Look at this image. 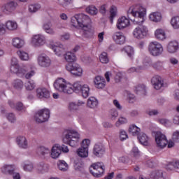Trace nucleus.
Instances as JSON below:
<instances>
[{
  "instance_id": "obj_1",
  "label": "nucleus",
  "mask_w": 179,
  "mask_h": 179,
  "mask_svg": "<svg viewBox=\"0 0 179 179\" xmlns=\"http://www.w3.org/2000/svg\"><path fill=\"white\" fill-rule=\"evenodd\" d=\"M128 15H132L135 19L133 20L134 24H138V27L133 31V36L135 38L141 40L144 38L148 34V28L142 25L145 21L143 18L146 14V9L141 5L131 6L128 11Z\"/></svg>"
},
{
  "instance_id": "obj_2",
  "label": "nucleus",
  "mask_w": 179,
  "mask_h": 179,
  "mask_svg": "<svg viewBox=\"0 0 179 179\" xmlns=\"http://www.w3.org/2000/svg\"><path fill=\"white\" fill-rule=\"evenodd\" d=\"M83 86L80 82H76L72 85L62 78H57L54 83L55 89L60 93H64V94H72L73 92L79 93L82 90Z\"/></svg>"
},
{
  "instance_id": "obj_3",
  "label": "nucleus",
  "mask_w": 179,
  "mask_h": 179,
  "mask_svg": "<svg viewBox=\"0 0 179 179\" xmlns=\"http://www.w3.org/2000/svg\"><path fill=\"white\" fill-rule=\"evenodd\" d=\"M79 138V134L73 129H66L63 132L64 143L69 145L71 148H76V146H78Z\"/></svg>"
},
{
  "instance_id": "obj_4",
  "label": "nucleus",
  "mask_w": 179,
  "mask_h": 179,
  "mask_svg": "<svg viewBox=\"0 0 179 179\" xmlns=\"http://www.w3.org/2000/svg\"><path fill=\"white\" fill-rule=\"evenodd\" d=\"M106 170V166L101 162H97L91 165L90 169V171L94 177H96L97 178H100L104 174V171Z\"/></svg>"
},
{
  "instance_id": "obj_5",
  "label": "nucleus",
  "mask_w": 179,
  "mask_h": 179,
  "mask_svg": "<svg viewBox=\"0 0 179 179\" xmlns=\"http://www.w3.org/2000/svg\"><path fill=\"white\" fill-rule=\"evenodd\" d=\"M148 51L153 57H159L163 54V46L158 42H151L148 46Z\"/></svg>"
},
{
  "instance_id": "obj_6",
  "label": "nucleus",
  "mask_w": 179,
  "mask_h": 179,
  "mask_svg": "<svg viewBox=\"0 0 179 179\" xmlns=\"http://www.w3.org/2000/svg\"><path fill=\"white\" fill-rule=\"evenodd\" d=\"M48 118H50V110L47 108L38 110L34 115V120L39 124L48 121Z\"/></svg>"
},
{
  "instance_id": "obj_7",
  "label": "nucleus",
  "mask_w": 179,
  "mask_h": 179,
  "mask_svg": "<svg viewBox=\"0 0 179 179\" xmlns=\"http://www.w3.org/2000/svg\"><path fill=\"white\" fill-rule=\"evenodd\" d=\"M89 145H90V140L85 139L82 141L81 148L77 150V154L80 157H87L89 156Z\"/></svg>"
},
{
  "instance_id": "obj_8",
  "label": "nucleus",
  "mask_w": 179,
  "mask_h": 179,
  "mask_svg": "<svg viewBox=\"0 0 179 179\" xmlns=\"http://www.w3.org/2000/svg\"><path fill=\"white\" fill-rule=\"evenodd\" d=\"M155 142L157 143V146L160 148V149L166 148V146H167V143H169L166 136L160 131H157L155 134Z\"/></svg>"
},
{
  "instance_id": "obj_9",
  "label": "nucleus",
  "mask_w": 179,
  "mask_h": 179,
  "mask_svg": "<svg viewBox=\"0 0 179 179\" xmlns=\"http://www.w3.org/2000/svg\"><path fill=\"white\" fill-rule=\"evenodd\" d=\"M17 6V2L15 1H8L4 4L3 12L6 13V15H10L16 10Z\"/></svg>"
},
{
  "instance_id": "obj_10",
  "label": "nucleus",
  "mask_w": 179,
  "mask_h": 179,
  "mask_svg": "<svg viewBox=\"0 0 179 179\" xmlns=\"http://www.w3.org/2000/svg\"><path fill=\"white\" fill-rule=\"evenodd\" d=\"M90 23H92V20H90V17H88V15L83 13L78 14L79 27H80L81 29H87V27L91 26Z\"/></svg>"
},
{
  "instance_id": "obj_11",
  "label": "nucleus",
  "mask_w": 179,
  "mask_h": 179,
  "mask_svg": "<svg viewBox=\"0 0 179 179\" xmlns=\"http://www.w3.org/2000/svg\"><path fill=\"white\" fill-rule=\"evenodd\" d=\"M66 69L72 73V75H75V76H80L83 72L82 67L79 64H69L66 66Z\"/></svg>"
},
{
  "instance_id": "obj_12",
  "label": "nucleus",
  "mask_w": 179,
  "mask_h": 179,
  "mask_svg": "<svg viewBox=\"0 0 179 179\" xmlns=\"http://www.w3.org/2000/svg\"><path fill=\"white\" fill-rule=\"evenodd\" d=\"M38 64L42 68H49L51 66V59L45 55H40L38 57Z\"/></svg>"
},
{
  "instance_id": "obj_13",
  "label": "nucleus",
  "mask_w": 179,
  "mask_h": 179,
  "mask_svg": "<svg viewBox=\"0 0 179 179\" xmlns=\"http://www.w3.org/2000/svg\"><path fill=\"white\" fill-rule=\"evenodd\" d=\"M31 43L34 47H42L45 44V36L42 34L34 35L31 38Z\"/></svg>"
},
{
  "instance_id": "obj_14",
  "label": "nucleus",
  "mask_w": 179,
  "mask_h": 179,
  "mask_svg": "<svg viewBox=\"0 0 179 179\" xmlns=\"http://www.w3.org/2000/svg\"><path fill=\"white\" fill-rule=\"evenodd\" d=\"M129 20L127 17L123 16L117 20L116 27L118 30H122L129 26Z\"/></svg>"
},
{
  "instance_id": "obj_15",
  "label": "nucleus",
  "mask_w": 179,
  "mask_h": 179,
  "mask_svg": "<svg viewBox=\"0 0 179 179\" xmlns=\"http://www.w3.org/2000/svg\"><path fill=\"white\" fill-rule=\"evenodd\" d=\"M106 153V148L103 145V144H95L93 148V155L96 156V157H101L103 155Z\"/></svg>"
},
{
  "instance_id": "obj_16",
  "label": "nucleus",
  "mask_w": 179,
  "mask_h": 179,
  "mask_svg": "<svg viewBox=\"0 0 179 179\" xmlns=\"http://www.w3.org/2000/svg\"><path fill=\"white\" fill-rule=\"evenodd\" d=\"M36 97L38 99H50V91L45 87H39L36 89Z\"/></svg>"
},
{
  "instance_id": "obj_17",
  "label": "nucleus",
  "mask_w": 179,
  "mask_h": 179,
  "mask_svg": "<svg viewBox=\"0 0 179 179\" xmlns=\"http://www.w3.org/2000/svg\"><path fill=\"white\" fill-rule=\"evenodd\" d=\"M151 83L156 90H160L163 87V80L159 76H154L151 80Z\"/></svg>"
},
{
  "instance_id": "obj_18",
  "label": "nucleus",
  "mask_w": 179,
  "mask_h": 179,
  "mask_svg": "<svg viewBox=\"0 0 179 179\" xmlns=\"http://www.w3.org/2000/svg\"><path fill=\"white\" fill-rule=\"evenodd\" d=\"M17 145L21 149H27L29 148V143L27 138L23 136H19L16 138Z\"/></svg>"
},
{
  "instance_id": "obj_19",
  "label": "nucleus",
  "mask_w": 179,
  "mask_h": 179,
  "mask_svg": "<svg viewBox=\"0 0 179 179\" xmlns=\"http://www.w3.org/2000/svg\"><path fill=\"white\" fill-rule=\"evenodd\" d=\"M113 41L116 44L122 45L125 43V36L122 32H116L113 35Z\"/></svg>"
},
{
  "instance_id": "obj_20",
  "label": "nucleus",
  "mask_w": 179,
  "mask_h": 179,
  "mask_svg": "<svg viewBox=\"0 0 179 179\" xmlns=\"http://www.w3.org/2000/svg\"><path fill=\"white\" fill-rule=\"evenodd\" d=\"M42 29L47 33V34H50V36H54V34H55V29L52 28V23L51 21L43 23Z\"/></svg>"
},
{
  "instance_id": "obj_21",
  "label": "nucleus",
  "mask_w": 179,
  "mask_h": 179,
  "mask_svg": "<svg viewBox=\"0 0 179 179\" xmlns=\"http://www.w3.org/2000/svg\"><path fill=\"white\" fill-rule=\"evenodd\" d=\"M94 83L96 89H104L106 87V79L100 76L95 77Z\"/></svg>"
},
{
  "instance_id": "obj_22",
  "label": "nucleus",
  "mask_w": 179,
  "mask_h": 179,
  "mask_svg": "<svg viewBox=\"0 0 179 179\" xmlns=\"http://www.w3.org/2000/svg\"><path fill=\"white\" fill-rule=\"evenodd\" d=\"M61 153H62L61 151V145L56 144L51 150L50 156L52 159H58L61 155Z\"/></svg>"
},
{
  "instance_id": "obj_23",
  "label": "nucleus",
  "mask_w": 179,
  "mask_h": 179,
  "mask_svg": "<svg viewBox=\"0 0 179 179\" xmlns=\"http://www.w3.org/2000/svg\"><path fill=\"white\" fill-rule=\"evenodd\" d=\"M52 49L58 57H61V55H63L64 52H65V48L64 47V45L61 43H57L56 45H52Z\"/></svg>"
},
{
  "instance_id": "obj_24",
  "label": "nucleus",
  "mask_w": 179,
  "mask_h": 179,
  "mask_svg": "<svg viewBox=\"0 0 179 179\" xmlns=\"http://www.w3.org/2000/svg\"><path fill=\"white\" fill-rule=\"evenodd\" d=\"M38 155L45 159L51 156V150L48 148L40 147L37 150Z\"/></svg>"
},
{
  "instance_id": "obj_25",
  "label": "nucleus",
  "mask_w": 179,
  "mask_h": 179,
  "mask_svg": "<svg viewBox=\"0 0 179 179\" xmlns=\"http://www.w3.org/2000/svg\"><path fill=\"white\" fill-rule=\"evenodd\" d=\"M16 169V167L15 165H4L1 168V172L3 173V174H8V176H11V174H13V171Z\"/></svg>"
},
{
  "instance_id": "obj_26",
  "label": "nucleus",
  "mask_w": 179,
  "mask_h": 179,
  "mask_svg": "<svg viewBox=\"0 0 179 179\" xmlns=\"http://www.w3.org/2000/svg\"><path fill=\"white\" fill-rule=\"evenodd\" d=\"M8 104L11 108H15L17 111H26V108L23 106L22 102H18L16 104L12 101H8Z\"/></svg>"
},
{
  "instance_id": "obj_27",
  "label": "nucleus",
  "mask_w": 179,
  "mask_h": 179,
  "mask_svg": "<svg viewBox=\"0 0 179 179\" xmlns=\"http://www.w3.org/2000/svg\"><path fill=\"white\" fill-rule=\"evenodd\" d=\"M138 139L140 143L143 146H148V145H149V137H148L145 134L141 133L138 136Z\"/></svg>"
},
{
  "instance_id": "obj_28",
  "label": "nucleus",
  "mask_w": 179,
  "mask_h": 179,
  "mask_svg": "<svg viewBox=\"0 0 179 179\" xmlns=\"http://www.w3.org/2000/svg\"><path fill=\"white\" fill-rule=\"evenodd\" d=\"M6 29L10 31H13L17 29V22L15 21L8 20L5 24Z\"/></svg>"
},
{
  "instance_id": "obj_29",
  "label": "nucleus",
  "mask_w": 179,
  "mask_h": 179,
  "mask_svg": "<svg viewBox=\"0 0 179 179\" xmlns=\"http://www.w3.org/2000/svg\"><path fill=\"white\" fill-rule=\"evenodd\" d=\"M167 50L171 54L176 52L178 50V43L177 41L170 42L167 46Z\"/></svg>"
},
{
  "instance_id": "obj_30",
  "label": "nucleus",
  "mask_w": 179,
  "mask_h": 179,
  "mask_svg": "<svg viewBox=\"0 0 179 179\" xmlns=\"http://www.w3.org/2000/svg\"><path fill=\"white\" fill-rule=\"evenodd\" d=\"M10 64V71L13 73L17 72V68L19 66V60H17L16 57H12Z\"/></svg>"
},
{
  "instance_id": "obj_31",
  "label": "nucleus",
  "mask_w": 179,
  "mask_h": 179,
  "mask_svg": "<svg viewBox=\"0 0 179 179\" xmlns=\"http://www.w3.org/2000/svg\"><path fill=\"white\" fill-rule=\"evenodd\" d=\"M87 104L90 108H96L97 106H99V101L97 99L91 96L88 99Z\"/></svg>"
},
{
  "instance_id": "obj_32",
  "label": "nucleus",
  "mask_w": 179,
  "mask_h": 179,
  "mask_svg": "<svg viewBox=\"0 0 179 179\" xmlns=\"http://www.w3.org/2000/svg\"><path fill=\"white\" fill-rule=\"evenodd\" d=\"M64 59L66 62H75L76 61V55H75L74 53H72V52H67L64 54Z\"/></svg>"
},
{
  "instance_id": "obj_33",
  "label": "nucleus",
  "mask_w": 179,
  "mask_h": 179,
  "mask_svg": "<svg viewBox=\"0 0 179 179\" xmlns=\"http://www.w3.org/2000/svg\"><path fill=\"white\" fill-rule=\"evenodd\" d=\"M57 166L60 171H68L69 166L64 160H59L57 162Z\"/></svg>"
},
{
  "instance_id": "obj_34",
  "label": "nucleus",
  "mask_w": 179,
  "mask_h": 179,
  "mask_svg": "<svg viewBox=\"0 0 179 179\" xmlns=\"http://www.w3.org/2000/svg\"><path fill=\"white\" fill-rule=\"evenodd\" d=\"M13 45L15 48H22L24 45V41L20 38H14L13 39Z\"/></svg>"
},
{
  "instance_id": "obj_35",
  "label": "nucleus",
  "mask_w": 179,
  "mask_h": 179,
  "mask_svg": "<svg viewBox=\"0 0 179 179\" xmlns=\"http://www.w3.org/2000/svg\"><path fill=\"white\" fill-rule=\"evenodd\" d=\"M83 30V36L85 38H90L93 36V30H92V25L87 28H82Z\"/></svg>"
},
{
  "instance_id": "obj_36",
  "label": "nucleus",
  "mask_w": 179,
  "mask_h": 179,
  "mask_svg": "<svg viewBox=\"0 0 179 179\" xmlns=\"http://www.w3.org/2000/svg\"><path fill=\"white\" fill-rule=\"evenodd\" d=\"M80 92L83 97L87 99V97H89V94H90V87L86 84L83 85Z\"/></svg>"
},
{
  "instance_id": "obj_37",
  "label": "nucleus",
  "mask_w": 179,
  "mask_h": 179,
  "mask_svg": "<svg viewBox=\"0 0 179 179\" xmlns=\"http://www.w3.org/2000/svg\"><path fill=\"white\" fill-rule=\"evenodd\" d=\"M17 54L21 61H29V59H30V56H29V53L23 50H18L17 52Z\"/></svg>"
},
{
  "instance_id": "obj_38",
  "label": "nucleus",
  "mask_w": 179,
  "mask_h": 179,
  "mask_svg": "<svg viewBox=\"0 0 179 179\" xmlns=\"http://www.w3.org/2000/svg\"><path fill=\"white\" fill-rule=\"evenodd\" d=\"M85 10H86L87 13H89L90 15H92V16H94V15H97V13H99V10L97 9V8H96L93 5L88 6L86 8Z\"/></svg>"
},
{
  "instance_id": "obj_39",
  "label": "nucleus",
  "mask_w": 179,
  "mask_h": 179,
  "mask_svg": "<svg viewBox=\"0 0 179 179\" xmlns=\"http://www.w3.org/2000/svg\"><path fill=\"white\" fill-rule=\"evenodd\" d=\"M129 134H131L133 136H138L141 132V129L135 125H131L129 128Z\"/></svg>"
},
{
  "instance_id": "obj_40",
  "label": "nucleus",
  "mask_w": 179,
  "mask_h": 179,
  "mask_svg": "<svg viewBox=\"0 0 179 179\" xmlns=\"http://www.w3.org/2000/svg\"><path fill=\"white\" fill-rule=\"evenodd\" d=\"M150 20L157 23V22L162 20V14L160 13H153L150 15Z\"/></svg>"
},
{
  "instance_id": "obj_41",
  "label": "nucleus",
  "mask_w": 179,
  "mask_h": 179,
  "mask_svg": "<svg viewBox=\"0 0 179 179\" xmlns=\"http://www.w3.org/2000/svg\"><path fill=\"white\" fill-rule=\"evenodd\" d=\"M108 117L111 121H115L118 118V110L115 108L110 109Z\"/></svg>"
},
{
  "instance_id": "obj_42",
  "label": "nucleus",
  "mask_w": 179,
  "mask_h": 179,
  "mask_svg": "<svg viewBox=\"0 0 179 179\" xmlns=\"http://www.w3.org/2000/svg\"><path fill=\"white\" fill-rule=\"evenodd\" d=\"M155 37L157 40H165L166 39V33L163 31V29H157L155 31Z\"/></svg>"
},
{
  "instance_id": "obj_43",
  "label": "nucleus",
  "mask_w": 179,
  "mask_h": 179,
  "mask_svg": "<svg viewBox=\"0 0 179 179\" xmlns=\"http://www.w3.org/2000/svg\"><path fill=\"white\" fill-rule=\"evenodd\" d=\"M151 178L154 179H164L163 177V171H155L151 173Z\"/></svg>"
},
{
  "instance_id": "obj_44",
  "label": "nucleus",
  "mask_w": 179,
  "mask_h": 179,
  "mask_svg": "<svg viewBox=\"0 0 179 179\" xmlns=\"http://www.w3.org/2000/svg\"><path fill=\"white\" fill-rule=\"evenodd\" d=\"M123 51L130 58H132L135 54V51L134 50V48L131 46H126L123 48Z\"/></svg>"
},
{
  "instance_id": "obj_45",
  "label": "nucleus",
  "mask_w": 179,
  "mask_h": 179,
  "mask_svg": "<svg viewBox=\"0 0 179 179\" xmlns=\"http://www.w3.org/2000/svg\"><path fill=\"white\" fill-rule=\"evenodd\" d=\"M71 3H72V0H57L58 6L62 8H66Z\"/></svg>"
},
{
  "instance_id": "obj_46",
  "label": "nucleus",
  "mask_w": 179,
  "mask_h": 179,
  "mask_svg": "<svg viewBox=\"0 0 179 179\" xmlns=\"http://www.w3.org/2000/svg\"><path fill=\"white\" fill-rule=\"evenodd\" d=\"M135 90L137 94H146V87L144 85H138Z\"/></svg>"
},
{
  "instance_id": "obj_47",
  "label": "nucleus",
  "mask_w": 179,
  "mask_h": 179,
  "mask_svg": "<svg viewBox=\"0 0 179 179\" xmlns=\"http://www.w3.org/2000/svg\"><path fill=\"white\" fill-rule=\"evenodd\" d=\"M41 8V6H40V4H31L29 6V12H30V13H36Z\"/></svg>"
},
{
  "instance_id": "obj_48",
  "label": "nucleus",
  "mask_w": 179,
  "mask_h": 179,
  "mask_svg": "<svg viewBox=\"0 0 179 179\" xmlns=\"http://www.w3.org/2000/svg\"><path fill=\"white\" fill-rule=\"evenodd\" d=\"M171 24L173 29H179V16L173 17L171 20Z\"/></svg>"
},
{
  "instance_id": "obj_49",
  "label": "nucleus",
  "mask_w": 179,
  "mask_h": 179,
  "mask_svg": "<svg viewBox=\"0 0 179 179\" xmlns=\"http://www.w3.org/2000/svg\"><path fill=\"white\" fill-rule=\"evenodd\" d=\"M127 122H128V119H127V117L124 116H120L118 120L115 122V127L118 128L120 127V125L127 124Z\"/></svg>"
},
{
  "instance_id": "obj_50",
  "label": "nucleus",
  "mask_w": 179,
  "mask_h": 179,
  "mask_svg": "<svg viewBox=\"0 0 179 179\" xmlns=\"http://www.w3.org/2000/svg\"><path fill=\"white\" fill-rule=\"evenodd\" d=\"M13 85V87H15V89H17V90L23 89V81H22L21 80H14Z\"/></svg>"
},
{
  "instance_id": "obj_51",
  "label": "nucleus",
  "mask_w": 179,
  "mask_h": 179,
  "mask_svg": "<svg viewBox=\"0 0 179 179\" xmlns=\"http://www.w3.org/2000/svg\"><path fill=\"white\" fill-rule=\"evenodd\" d=\"M71 24L74 27H79V14L71 17Z\"/></svg>"
},
{
  "instance_id": "obj_52",
  "label": "nucleus",
  "mask_w": 179,
  "mask_h": 179,
  "mask_svg": "<svg viewBox=\"0 0 179 179\" xmlns=\"http://www.w3.org/2000/svg\"><path fill=\"white\" fill-rule=\"evenodd\" d=\"M99 61L102 64H108V57H107V52H102L99 56Z\"/></svg>"
},
{
  "instance_id": "obj_53",
  "label": "nucleus",
  "mask_w": 179,
  "mask_h": 179,
  "mask_svg": "<svg viewBox=\"0 0 179 179\" xmlns=\"http://www.w3.org/2000/svg\"><path fill=\"white\" fill-rule=\"evenodd\" d=\"M124 96H127L129 99V103H134V101H135V95L131 93V92L127 90L124 91Z\"/></svg>"
},
{
  "instance_id": "obj_54",
  "label": "nucleus",
  "mask_w": 179,
  "mask_h": 179,
  "mask_svg": "<svg viewBox=\"0 0 179 179\" xmlns=\"http://www.w3.org/2000/svg\"><path fill=\"white\" fill-rule=\"evenodd\" d=\"M25 87H26L27 90H33L34 89V87H36V84L34 83V81H33V80L28 81L25 84Z\"/></svg>"
},
{
  "instance_id": "obj_55",
  "label": "nucleus",
  "mask_w": 179,
  "mask_h": 179,
  "mask_svg": "<svg viewBox=\"0 0 179 179\" xmlns=\"http://www.w3.org/2000/svg\"><path fill=\"white\" fill-rule=\"evenodd\" d=\"M144 68L143 66H138L137 68L131 67L127 70V73H134V72H141L143 71Z\"/></svg>"
},
{
  "instance_id": "obj_56",
  "label": "nucleus",
  "mask_w": 179,
  "mask_h": 179,
  "mask_svg": "<svg viewBox=\"0 0 179 179\" xmlns=\"http://www.w3.org/2000/svg\"><path fill=\"white\" fill-rule=\"evenodd\" d=\"M37 169L39 171V173H45V171H48V166L44 164H39Z\"/></svg>"
},
{
  "instance_id": "obj_57",
  "label": "nucleus",
  "mask_w": 179,
  "mask_h": 179,
  "mask_svg": "<svg viewBox=\"0 0 179 179\" xmlns=\"http://www.w3.org/2000/svg\"><path fill=\"white\" fill-rule=\"evenodd\" d=\"M120 141H125V139H127L128 134H127V131L123 129L120 130Z\"/></svg>"
},
{
  "instance_id": "obj_58",
  "label": "nucleus",
  "mask_w": 179,
  "mask_h": 179,
  "mask_svg": "<svg viewBox=\"0 0 179 179\" xmlns=\"http://www.w3.org/2000/svg\"><path fill=\"white\" fill-rule=\"evenodd\" d=\"M6 118L11 123L16 122V116L13 113H8L6 115Z\"/></svg>"
},
{
  "instance_id": "obj_59",
  "label": "nucleus",
  "mask_w": 179,
  "mask_h": 179,
  "mask_svg": "<svg viewBox=\"0 0 179 179\" xmlns=\"http://www.w3.org/2000/svg\"><path fill=\"white\" fill-rule=\"evenodd\" d=\"M166 170H167V171H173V170H176V168L174 166V162H169L166 165Z\"/></svg>"
},
{
  "instance_id": "obj_60",
  "label": "nucleus",
  "mask_w": 179,
  "mask_h": 179,
  "mask_svg": "<svg viewBox=\"0 0 179 179\" xmlns=\"http://www.w3.org/2000/svg\"><path fill=\"white\" fill-rule=\"evenodd\" d=\"M17 70L18 71L14 73H22V75H24V73L27 72V68L26 67V66H24L22 67L18 66Z\"/></svg>"
},
{
  "instance_id": "obj_61",
  "label": "nucleus",
  "mask_w": 179,
  "mask_h": 179,
  "mask_svg": "<svg viewBox=\"0 0 179 179\" xmlns=\"http://www.w3.org/2000/svg\"><path fill=\"white\" fill-rule=\"evenodd\" d=\"M172 139L174 142L179 143V131H176L173 132Z\"/></svg>"
},
{
  "instance_id": "obj_62",
  "label": "nucleus",
  "mask_w": 179,
  "mask_h": 179,
  "mask_svg": "<svg viewBox=\"0 0 179 179\" xmlns=\"http://www.w3.org/2000/svg\"><path fill=\"white\" fill-rule=\"evenodd\" d=\"M81 59L85 64H90L92 62V57L87 55L83 56Z\"/></svg>"
},
{
  "instance_id": "obj_63",
  "label": "nucleus",
  "mask_w": 179,
  "mask_h": 179,
  "mask_svg": "<svg viewBox=\"0 0 179 179\" xmlns=\"http://www.w3.org/2000/svg\"><path fill=\"white\" fill-rule=\"evenodd\" d=\"M24 170L25 171H31L33 170V164L31 163L26 164L24 166Z\"/></svg>"
},
{
  "instance_id": "obj_64",
  "label": "nucleus",
  "mask_w": 179,
  "mask_h": 179,
  "mask_svg": "<svg viewBox=\"0 0 179 179\" xmlns=\"http://www.w3.org/2000/svg\"><path fill=\"white\" fill-rule=\"evenodd\" d=\"M131 154L134 157H138L139 156V150L136 147H134L131 150Z\"/></svg>"
}]
</instances>
